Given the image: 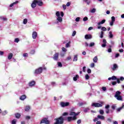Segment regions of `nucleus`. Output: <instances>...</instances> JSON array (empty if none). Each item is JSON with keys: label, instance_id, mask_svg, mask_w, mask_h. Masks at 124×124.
I'll use <instances>...</instances> for the list:
<instances>
[{"label": "nucleus", "instance_id": "f03ea898", "mask_svg": "<svg viewBox=\"0 0 124 124\" xmlns=\"http://www.w3.org/2000/svg\"><path fill=\"white\" fill-rule=\"evenodd\" d=\"M55 121L56 122L54 124H63L64 123V118L62 116H60L55 119Z\"/></svg>", "mask_w": 124, "mask_h": 124}, {"label": "nucleus", "instance_id": "7ed1b4c3", "mask_svg": "<svg viewBox=\"0 0 124 124\" xmlns=\"http://www.w3.org/2000/svg\"><path fill=\"white\" fill-rule=\"evenodd\" d=\"M42 71H43V68L42 67H40L34 71V73L36 75L41 74V73H42Z\"/></svg>", "mask_w": 124, "mask_h": 124}, {"label": "nucleus", "instance_id": "3c124183", "mask_svg": "<svg viewBox=\"0 0 124 124\" xmlns=\"http://www.w3.org/2000/svg\"><path fill=\"white\" fill-rule=\"evenodd\" d=\"M105 108H106V109H109V108H110V105H107L105 107Z\"/></svg>", "mask_w": 124, "mask_h": 124}, {"label": "nucleus", "instance_id": "6e6552de", "mask_svg": "<svg viewBox=\"0 0 124 124\" xmlns=\"http://www.w3.org/2000/svg\"><path fill=\"white\" fill-rule=\"evenodd\" d=\"M60 54L59 52H56L54 54L53 57V59L54 61H58L59 60V56Z\"/></svg>", "mask_w": 124, "mask_h": 124}, {"label": "nucleus", "instance_id": "680f3d73", "mask_svg": "<svg viewBox=\"0 0 124 124\" xmlns=\"http://www.w3.org/2000/svg\"><path fill=\"white\" fill-rule=\"evenodd\" d=\"M91 67H94V63H92L91 64Z\"/></svg>", "mask_w": 124, "mask_h": 124}, {"label": "nucleus", "instance_id": "de8ad7c7", "mask_svg": "<svg viewBox=\"0 0 124 124\" xmlns=\"http://www.w3.org/2000/svg\"><path fill=\"white\" fill-rule=\"evenodd\" d=\"M89 46L90 47H93V46H94V43H91Z\"/></svg>", "mask_w": 124, "mask_h": 124}, {"label": "nucleus", "instance_id": "a19ab883", "mask_svg": "<svg viewBox=\"0 0 124 124\" xmlns=\"http://www.w3.org/2000/svg\"><path fill=\"white\" fill-rule=\"evenodd\" d=\"M88 17L87 16L84 17L83 19V21H84V22H86V21H88Z\"/></svg>", "mask_w": 124, "mask_h": 124}, {"label": "nucleus", "instance_id": "7c9ffc66", "mask_svg": "<svg viewBox=\"0 0 124 124\" xmlns=\"http://www.w3.org/2000/svg\"><path fill=\"white\" fill-rule=\"evenodd\" d=\"M30 109H31V107L30 106H27L25 108V110L27 112L28 111H29V110H30Z\"/></svg>", "mask_w": 124, "mask_h": 124}, {"label": "nucleus", "instance_id": "412c9836", "mask_svg": "<svg viewBox=\"0 0 124 124\" xmlns=\"http://www.w3.org/2000/svg\"><path fill=\"white\" fill-rule=\"evenodd\" d=\"M106 22V20L105 19H103L101 22L98 23V25H101L104 24Z\"/></svg>", "mask_w": 124, "mask_h": 124}, {"label": "nucleus", "instance_id": "a211bd4d", "mask_svg": "<svg viewBox=\"0 0 124 124\" xmlns=\"http://www.w3.org/2000/svg\"><path fill=\"white\" fill-rule=\"evenodd\" d=\"M121 95V92L119 91H118L116 92L115 94V97L119 96Z\"/></svg>", "mask_w": 124, "mask_h": 124}, {"label": "nucleus", "instance_id": "c756f323", "mask_svg": "<svg viewBox=\"0 0 124 124\" xmlns=\"http://www.w3.org/2000/svg\"><path fill=\"white\" fill-rule=\"evenodd\" d=\"M83 1L85 2H86L87 4L89 5L90 3H91V1L89 0H83Z\"/></svg>", "mask_w": 124, "mask_h": 124}, {"label": "nucleus", "instance_id": "5fc2aeb1", "mask_svg": "<svg viewBox=\"0 0 124 124\" xmlns=\"http://www.w3.org/2000/svg\"><path fill=\"white\" fill-rule=\"evenodd\" d=\"M62 51H63V52H66V51H67V50L66 49V48H64V47H62Z\"/></svg>", "mask_w": 124, "mask_h": 124}, {"label": "nucleus", "instance_id": "f8f14e48", "mask_svg": "<svg viewBox=\"0 0 124 124\" xmlns=\"http://www.w3.org/2000/svg\"><path fill=\"white\" fill-rule=\"evenodd\" d=\"M92 35L91 34H86L85 35V39H92Z\"/></svg>", "mask_w": 124, "mask_h": 124}, {"label": "nucleus", "instance_id": "e433bc0d", "mask_svg": "<svg viewBox=\"0 0 124 124\" xmlns=\"http://www.w3.org/2000/svg\"><path fill=\"white\" fill-rule=\"evenodd\" d=\"M27 23H28V19H27V18H25L23 20V24H24V25H26V24H27Z\"/></svg>", "mask_w": 124, "mask_h": 124}, {"label": "nucleus", "instance_id": "79ce46f5", "mask_svg": "<svg viewBox=\"0 0 124 124\" xmlns=\"http://www.w3.org/2000/svg\"><path fill=\"white\" fill-rule=\"evenodd\" d=\"M19 41H20V40L18 38H16L15 39V42H16V43H18Z\"/></svg>", "mask_w": 124, "mask_h": 124}, {"label": "nucleus", "instance_id": "ddd939ff", "mask_svg": "<svg viewBox=\"0 0 124 124\" xmlns=\"http://www.w3.org/2000/svg\"><path fill=\"white\" fill-rule=\"evenodd\" d=\"M79 114H80V112H78L77 113L75 112V116L73 117V121H75V120H77V117H76V116H78Z\"/></svg>", "mask_w": 124, "mask_h": 124}, {"label": "nucleus", "instance_id": "a18cd8bd", "mask_svg": "<svg viewBox=\"0 0 124 124\" xmlns=\"http://www.w3.org/2000/svg\"><path fill=\"white\" fill-rule=\"evenodd\" d=\"M34 53H35V51L34 50H32L30 52V54H31V55H33Z\"/></svg>", "mask_w": 124, "mask_h": 124}, {"label": "nucleus", "instance_id": "a878e982", "mask_svg": "<svg viewBox=\"0 0 124 124\" xmlns=\"http://www.w3.org/2000/svg\"><path fill=\"white\" fill-rule=\"evenodd\" d=\"M18 3V1H16L15 2L12 3L10 5V7H12L14 5V4H17Z\"/></svg>", "mask_w": 124, "mask_h": 124}, {"label": "nucleus", "instance_id": "58836bf2", "mask_svg": "<svg viewBox=\"0 0 124 124\" xmlns=\"http://www.w3.org/2000/svg\"><path fill=\"white\" fill-rule=\"evenodd\" d=\"M99 113L101 115H103V114H104V111H103L102 109H100L99 110Z\"/></svg>", "mask_w": 124, "mask_h": 124}, {"label": "nucleus", "instance_id": "052dcab7", "mask_svg": "<svg viewBox=\"0 0 124 124\" xmlns=\"http://www.w3.org/2000/svg\"><path fill=\"white\" fill-rule=\"evenodd\" d=\"M82 69H83V71L84 72H86V66H84L83 68H82Z\"/></svg>", "mask_w": 124, "mask_h": 124}, {"label": "nucleus", "instance_id": "8fccbe9b", "mask_svg": "<svg viewBox=\"0 0 124 124\" xmlns=\"http://www.w3.org/2000/svg\"><path fill=\"white\" fill-rule=\"evenodd\" d=\"M112 85L113 86H115V85H117V82L116 81H113L112 83H111Z\"/></svg>", "mask_w": 124, "mask_h": 124}, {"label": "nucleus", "instance_id": "c85d7f7f", "mask_svg": "<svg viewBox=\"0 0 124 124\" xmlns=\"http://www.w3.org/2000/svg\"><path fill=\"white\" fill-rule=\"evenodd\" d=\"M94 62H97V56H95L93 59Z\"/></svg>", "mask_w": 124, "mask_h": 124}, {"label": "nucleus", "instance_id": "2eb2a0df", "mask_svg": "<svg viewBox=\"0 0 124 124\" xmlns=\"http://www.w3.org/2000/svg\"><path fill=\"white\" fill-rule=\"evenodd\" d=\"M13 57V53H9L8 56V60H11V59H12Z\"/></svg>", "mask_w": 124, "mask_h": 124}, {"label": "nucleus", "instance_id": "4be33fe9", "mask_svg": "<svg viewBox=\"0 0 124 124\" xmlns=\"http://www.w3.org/2000/svg\"><path fill=\"white\" fill-rule=\"evenodd\" d=\"M72 121H73V117L70 116L67 117V121L68 122H71Z\"/></svg>", "mask_w": 124, "mask_h": 124}, {"label": "nucleus", "instance_id": "5701e85b", "mask_svg": "<svg viewBox=\"0 0 124 124\" xmlns=\"http://www.w3.org/2000/svg\"><path fill=\"white\" fill-rule=\"evenodd\" d=\"M78 60V56L77 55H75L73 59V62H77Z\"/></svg>", "mask_w": 124, "mask_h": 124}, {"label": "nucleus", "instance_id": "49530a36", "mask_svg": "<svg viewBox=\"0 0 124 124\" xmlns=\"http://www.w3.org/2000/svg\"><path fill=\"white\" fill-rule=\"evenodd\" d=\"M87 73L89 74L92 73V70H91V69H87Z\"/></svg>", "mask_w": 124, "mask_h": 124}, {"label": "nucleus", "instance_id": "ea45409f", "mask_svg": "<svg viewBox=\"0 0 124 124\" xmlns=\"http://www.w3.org/2000/svg\"><path fill=\"white\" fill-rule=\"evenodd\" d=\"M16 122H17V120H16V119H14L12 122V124H16Z\"/></svg>", "mask_w": 124, "mask_h": 124}, {"label": "nucleus", "instance_id": "bb28decb", "mask_svg": "<svg viewBox=\"0 0 124 124\" xmlns=\"http://www.w3.org/2000/svg\"><path fill=\"white\" fill-rule=\"evenodd\" d=\"M69 116H75V112L72 111L69 113Z\"/></svg>", "mask_w": 124, "mask_h": 124}, {"label": "nucleus", "instance_id": "b1692460", "mask_svg": "<svg viewBox=\"0 0 124 124\" xmlns=\"http://www.w3.org/2000/svg\"><path fill=\"white\" fill-rule=\"evenodd\" d=\"M115 97H116L117 100H123V97H122V96H121V95L119 96H117Z\"/></svg>", "mask_w": 124, "mask_h": 124}, {"label": "nucleus", "instance_id": "cd10ccee", "mask_svg": "<svg viewBox=\"0 0 124 124\" xmlns=\"http://www.w3.org/2000/svg\"><path fill=\"white\" fill-rule=\"evenodd\" d=\"M66 48H68V47H70V41L67 43L65 46Z\"/></svg>", "mask_w": 124, "mask_h": 124}, {"label": "nucleus", "instance_id": "9d476101", "mask_svg": "<svg viewBox=\"0 0 124 124\" xmlns=\"http://www.w3.org/2000/svg\"><path fill=\"white\" fill-rule=\"evenodd\" d=\"M28 85L29 87H34V86L35 85V81L33 80V81H30L28 83Z\"/></svg>", "mask_w": 124, "mask_h": 124}, {"label": "nucleus", "instance_id": "864d4df0", "mask_svg": "<svg viewBox=\"0 0 124 124\" xmlns=\"http://www.w3.org/2000/svg\"><path fill=\"white\" fill-rule=\"evenodd\" d=\"M4 54V52L2 51H0V56H3V54Z\"/></svg>", "mask_w": 124, "mask_h": 124}, {"label": "nucleus", "instance_id": "4d7b16f0", "mask_svg": "<svg viewBox=\"0 0 124 124\" xmlns=\"http://www.w3.org/2000/svg\"><path fill=\"white\" fill-rule=\"evenodd\" d=\"M108 53H111L112 52V49L111 48H109L108 49Z\"/></svg>", "mask_w": 124, "mask_h": 124}, {"label": "nucleus", "instance_id": "0eeeda50", "mask_svg": "<svg viewBox=\"0 0 124 124\" xmlns=\"http://www.w3.org/2000/svg\"><path fill=\"white\" fill-rule=\"evenodd\" d=\"M60 105L62 107H66L69 106V102H61L60 103Z\"/></svg>", "mask_w": 124, "mask_h": 124}, {"label": "nucleus", "instance_id": "6ab92c4d", "mask_svg": "<svg viewBox=\"0 0 124 124\" xmlns=\"http://www.w3.org/2000/svg\"><path fill=\"white\" fill-rule=\"evenodd\" d=\"M57 20L60 23H62V17L61 16H58V18H57Z\"/></svg>", "mask_w": 124, "mask_h": 124}, {"label": "nucleus", "instance_id": "f257e3e1", "mask_svg": "<svg viewBox=\"0 0 124 124\" xmlns=\"http://www.w3.org/2000/svg\"><path fill=\"white\" fill-rule=\"evenodd\" d=\"M36 4L39 6H42L43 5V2L41 0H34L31 4L32 8H35Z\"/></svg>", "mask_w": 124, "mask_h": 124}, {"label": "nucleus", "instance_id": "2f4dec72", "mask_svg": "<svg viewBox=\"0 0 124 124\" xmlns=\"http://www.w3.org/2000/svg\"><path fill=\"white\" fill-rule=\"evenodd\" d=\"M96 11V9L93 8L92 10L90 11V12L91 13H95V12Z\"/></svg>", "mask_w": 124, "mask_h": 124}, {"label": "nucleus", "instance_id": "aec40b11", "mask_svg": "<svg viewBox=\"0 0 124 124\" xmlns=\"http://www.w3.org/2000/svg\"><path fill=\"white\" fill-rule=\"evenodd\" d=\"M97 118L98 119H100L101 120H104L105 119V117L102 115H98Z\"/></svg>", "mask_w": 124, "mask_h": 124}, {"label": "nucleus", "instance_id": "603ef678", "mask_svg": "<svg viewBox=\"0 0 124 124\" xmlns=\"http://www.w3.org/2000/svg\"><path fill=\"white\" fill-rule=\"evenodd\" d=\"M111 21L114 22L115 21V16H112L111 17Z\"/></svg>", "mask_w": 124, "mask_h": 124}, {"label": "nucleus", "instance_id": "37998d69", "mask_svg": "<svg viewBox=\"0 0 124 124\" xmlns=\"http://www.w3.org/2000/svg\"><path fill=\"white\" fill-rule=\"evenodd\" d=\"M117 106H116V105H113L112 106H111V108L113 110H115V109H116Z\"/></svg>", "mask_w": 124, "mask_h": 124}, {"label": "nucleus", "instance_id": "423d86ee", "mask_svg": "<svg viewBox=\"0 0 124 124\" xmlns=\"http://www.w3.org/2000/svg\"><path fill=\"white\" fill-rule=\"evenodd\" d=\"M40 124H50V121L48 120V118H45L43 119Z\"/></svg>", "mask_w": 124, "mask_h": 124}, {"label": "nucleus", "instance_id": "4468645a", "mask_svg": "<svg viewBox=\"0 0 124 124\" xmlns=\"http://www.w3.org/2000/svg\"><path fill=\"white\" fill-rule=\"evenodd\" d=\"M27 98V96L26 95H22L20 97V99L21 100H25Z\"/></svg>", "mask_w": 124, "mask_h": 124}, {"label": "nucleus", "instance_id": "72a5a7b5", "mask_svg": "<svg viewBox=\"0 0 124 124\" xmlns=\"http://www.w3.org/2000/svg\"><path fill=\"white\" fill-rule=\"evenodd\" d=\"M103 34H104V32H103V31H101V34H100V37L101 38H103Z\"/></svg>", "mask_w": 124, "mask_h": 124}, {"label": "nucleus", "instance_id": "c9c22d12", "mask_svg": "<svg viewBox=\"0 0 124 124\" xmlns=\"http://www.w3.org/2000/svg\"><path fill=\"white\" fill-rule=\"evenodd\" d=\"M58 65L59 66V67H62V62H58Z\"/></svg>", "mask_w": 124, "mask_h": 124}, {"label": "nucleus", "instance_id": "09e8293b", "mask_svg": "<svg viewBox=\"0 0 124 124\" xmlns=\"http://www.w3.org/2000/svg\"><path fill=\"white\" fill-rule=\"evenodd\" d=\"M76 34V31H74L73 32L72 36H75Z\"/></svg>", "mask_w": 124, "mask_h": 124}, {"label": "nucleus", "instance_id": "13d9d810", "mask_svg": "<svg viewBox=\"0 0 124 124\" xmlns=\"http://www.w3.org/2000/svg\"><path fill=\"white\" fill-rule=\"evenodd\" d=\"M119 79L120 80V81H124V77H121Z\"/></svg>", "mask_w": 124, "mask_h": 124}, {"label": "nucleus", "instance_id": "f3484780", "mask_svg": "<svg viewBox=\"0 0 124 124\" xmlns=\"http://www.w3.org/2000/svg\"><path fill=\"white\" fill-rule=\"evenodd\" d=\"M124 104H123L122 107H121L117 109V112H120V111H121V110H122V109H124Z\"/></svg>", "mask_w": 124, "mask_h": 124}, {"label": "nucleus", "instance_id": "774afa93", "mask_svg": "<svg viewBox=\"0 0 124 124\" xmlns=\"http://www.w3.org/2000/svg\"><path fill=\"white\" fill-rule=\"evenodd\" d=\"M96 124H101V122H100V121H97V122L96 123Z\"/></svg>", "mask_w": 124, "mask_h": 124}, {"label": "nucleus", "instance_id": "39448f33", "mask_svg": "<svg viewBox=\"0 0 124 124\" xmlns=\"http://www.w3.org/2000/svg\"><path fill=\"white\" fill-rule=\"evenodd\" d=\"M108 80L109 81L111 80H117V82L118 84H120V83H121L120 78H117V77L115 76H112L111 78H108Z\"/></svg>", "mask_w": 124, "mask_h": 124}, {"label": "nucleus", "instance_id": "4c0bfd02", "mask_svg": "<svg viewBox=\"0 0 124 124\" xmlns=\"http://www.w3.org/2000/svg\"><path fill=\"white\" fill-rule=\"evenodd\" d=\"M101 30L103 31H107V29H106V28H105V27H102L101 28Z\"/></svg>", "mask_w": 124, "mask_h": 124}, {"label": "nucleus", "instance_id": "9b49d317", "mask_svg": "<svg viewBox=\"0 0 124 124\" xmlns=\"http://www.w3.org/2000/svg\"><path fill=\"white\" fill-rule=\"evenodd\" d=\"M32 36L33 39H35V38H36L37 37V32H36V31H33L32 32Z\"/></svg>", "mask_w": 124, "mask_h": 124}, {"label": "nucleus", "instance_id": "6e6d98bb", "mask_svg": "<svg viewBox=\"0 0 124 124\" xmlns=\"http://www.w3.org/2000/svg\"><path fill=\"white\" fill-rule=\"evenodd\" d=\"M80 21V17H77L76 18V22H79Z\"/></svg>", "mask_w": 124, "mask_h": 124}, {"label": "nucleus", "instance_id": "0e129e2a", "mask_svg": "<svg viewBox=\"0 0 124 124\" xmlns=\"http://www.w3.org/2000/svg\"><path fill=\"white\" fill-rule=\"evenodd\" d=\"M78 105L79 106H82V105H84V103H78Z\"/></svg>", "mask_w": 124, "mask_h": 124}, {"label": "nucleus", "instance_id": "473e14b6", "mask_svg": "<svg viewBox=\"0 0 124 124\" xmlns=\"http://www.w3.org/2000/svg\"><path fill=\"white\" fill-rule=\"evenodd\" d=\"M109 38H113V34H112V31H109Z\"/></svg>", "mask_w": 124, "mask_h": 124}, {"label": "nucleus", "instance_id": "f704fd0d", "mask_svg": "<svg viewBox=\"0 0 124 124\" xmlns=\"http://www.w3.org/2000/svg\"><path fill=\"white\" fill-rule=\"evenodd\" d=\"M85 79L86 80H89V79H90V76H89L88 74H86L85 75Z\"/></svg>", "mask_w": 124, "mask_h": 124}, {"label": "nucleus", "instance_id": "e2e57ef3", "mask_svg": "<svg viewBox=\"0 0 124 124\" xmlns=\"http://www.w3.org/2000/svg\"><path fill=\"white\" fill-rule=\"evenodd\" d=\"M102 89L103 90V91H104V92H105V91H106V87H103L102 88Z\"/></svg>", "mask_w": 124, "mask_h": 124}, {"label": "nucleus", "instance_id": "393cba45", "mask_svg": "<svg viewBox=\"0 0 124 124\" xmlns=\"http://www.w3.org/2000/svg\"><path fill=\"white\" fill-rule=\"evenodd\" d=\"M78 78H79V75H76V76L73 78V80L74 81H76Z\"/></svg>", "mask_w": 124, "mask_h": 124}, {"label": "nucleus", "instance_id": "338daca9", "mask_svg": "<svg viewBox=\"0 0 124 124\" xmlns=\"http://www.w3.org/2000/svg\"><path fill=\"white\" fill-rule=\"evenodd\" d=\"M81 123V120L79 119L77 121V124H79Z\"/></svg>", "mask_w": 124, "mask_h": 124}, {"label": "nucleus", "instance_id": "c03bdc74", "mask_svg": "<svg viewBox=\"0 0 124 124\" xmlns=\"http://www.w3.org/2000/svg\"><path fill=\"white\" fill-rule=\"evenodd\" d=\"M56 16H57V17H60V12H59V11L56 12Z\"/></svg>", "mask_w": 124, "mask_h": 124}, {"label": "nucleus", "instance_id": "20e7f679", "mask_svg": "<svg viewBox=\"0 0 124 124\" xmlns=\"http://www.w3.org/2000/svg\"><path fill=\"white\" fill-rule=\"evenodd\" d=\"M104 103L103 102H101L100 104L98 103H93L92 104V106H93L94 107H96V108H98V107H102V104Z\"/></svg>", "mask_w": 124, "mask_h": 124}, {"label": "nucleus", "instance_id": "1a4fd4ad", "mask_svg": "<svg viewBox=\"0 0 124 124\" xmlns=\"http://www.w3.org/2000/svg\"><path fill=\"white\" fill-rule=\"evenodd\" d=\"M118 64L114 63L113 64V66L111 67V69L113 71H115L118 69Z\"/></svg>", "mask_w": 124, "mask_h": 124}, {"label": "nucleus", "instance_id": "dca6fc26", "mask_svg": "<svg viewBox=\"0 0 124 124\" xmlns=\"http://www.w3.org/2000/svg\"><path fill=\"white\" fill-rule=\"evenodd\" d=\"M15 117L16 119H20L21 117V114L19 113H16L15 114Z\"/></svg>", "mask_w": 124, "mask_h": 124}, {"label": "nucleus", "instance_id": "69168bd1", "mask_svg": "<svg viewBox=\"0 0 124 124\" xmlns=\"http://www.w3.org/2000/svg\"><path fill=\"white\" fill-rule=\"evenodd\" d=\"M23 57H28V53H25L23 54Z\"/></svg>", "mask_w": 124, "mask_h": 124}, {"label": "nucleus", "instance_id": "bf43d9fd", "mask_svg": "<svg viewBox=\"0 0 124 124\" xmlns=\"http://www.w3.org/2000/svg\"><path fill=\"white\" fill-rule=\"evenodd\" d=\"M88 110H89V108H85L84 111L85 113H87V112H88Z\"/></svg>", "mask_w": 124, "mask_h": 124}]
</instances>
